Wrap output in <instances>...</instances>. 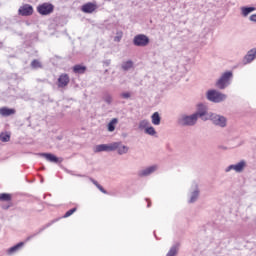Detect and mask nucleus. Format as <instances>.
<instances>
[{
    "label": "nucleus",
    "instance_id": "obj_1",
    "mask_svg": "<svg viewBox=\"0 0 256 256\" xmlns=\"http://www.w3.org/2000/svg\"><path fill=\"white\" fill-rule=\"evenodd\" d=\"M194 115H196V118H200L202 121H209L211 112H209L207 105L200 103L197 105V111L194 113Z\"/></svg>",
    "mask_w": 256,
    "mask_h": 256
},
{
    "label": "nucleus",
    "instance_id": "obj_2",
    "mask_svg": "<svg viewBox=\"0 0 256 256\" xmlns=\"http://www.w3.org/2000/svg\"><path fill=\"white\" fill-rule=\"evenodd\" d=\"M198 117L195 114H191V115H182L179 120L178 123L180 125H182V127H193L195 125H197V121H198Z\"/></svg>",
    "mask_w": 256,
    "mask_h": 256
},
{
    "label": "nucleus",
    "instance_id": "obj_3",
    "mask_svg": "<svg viewBox=\"0 0 256 256\" xmlns=\"http://www.w3.org/2000/svg\"><path fill=\"white\" fill-rule=\"evenodd\" d=\"M206 97L208 101H211L212 103H221L227 99V95L217 91V90H208L206 93Z\"/></svg>",
    "mask_w": 256,
    "mask_h": 256
},
{
    "label": "nucleus",
    "instance_id": "obj_4",
    "mask_svg": "<svg viewBox=\"0 0 256 256\" xmlns=\"http://www.w3.org/2000/svg\"><path fill=\"white\" fill-rule=\"evenodd\" d=\"M232 77L233 72H225L216 82V87H218V89H226L227 87H229V85H231Z\"/></svg>",
    "mask_w": 256,
    "mask_h": 256
},
{
    "label": "nucleus",
    "instance_id": "obj_5",
    "mask_svg": "<svg viewBox=\"0 0 256 256\" xmlns=\"http://www.w3.org/2000/svg\"><path fill=\"white\" fill-rule=\"evenodd\" d=\"M209 121L213 123L216 127H220L221 129H225L227 127V118L225 116L210 113Z\"/></svg>",
    "mask_w": 256,
    "mask_h": 256
},
{
    "label": "nucleus",
    "instance_id": "obj_6",
    "mask_svg": "<svg viewBox=\"0 0 256 256\" xmlns=\"http://www.w3.org/2000/svg\"><path fill=\"white\" fill-rule=\"evenodd\" d=\"M247 168V161L241 160L236 164H231L225 168V173H231V171H235V173H243Z\"/></svg>",
    "mask_w": 256,
    "mask_h": 256
},
{
    "label": "nucleus",
    "instance_id": "obj_7",
    "mask_svg": "<svg viewBox=\"0 0 256 256\" xmlns=\"http://www.w3.org/2000/svg\"><path fill=\"white\" fill-rule=\"evenodd\" d=\"M199 195H201L199 184L194 182L191 186L190 198L188 200V203L189 204L197 203V201L199 200Z\"/></svg>",
    "mask_w": 256,
    "mask_h": 256
},
{
    "label": "nucleus",
    "instance_id": "obj_8",
    "mask_svg": "<svg viewBox=\"0 0 256 256\" xmlns=\"http://www.w3.org/2000/svg\"><path fill=\"white\" fill-rule=\"evenodd\" d=\"M55 9V6L51 3H43L37 6V12L40 15H51Z\"/></svg>",
    "mask_w": 256,
    "mask_h": 256
},
{
    "label": "nucleus",
    "instance_id": "obj_9",
    "mask_svg": "<svg viewBox=\"0 0 256 256\" xmlns=\"http://www.w3.org/2000/svg\"><path fill=\"white\" fill-rule=\"evenodd\" d=\"M133 44L136 47H147L149 45V37L144 34H138L134 37Z\"/></svg>",
    "mask_w": 256,
    "mask_h": 256
},
{
    "label": "nucleus",
    "instance_id": "obj_10",
    "mask_svg": "<svg viewBox=\"0 0 256 256\" xmlns=\"http://www.w3.org/2000/svg\"><path fill=\"white\" fill-rule=\"evenodd\" d=\"M112 151H117L118 155H127L129 147L123 145V142H114L112 143Z\"/></svg>",
    "mask_w": 256,
    "mask_h": 256
},
{
    "label": "nucleus",
    "instance_id": "obj_11",
    "mask_svg": "<svg viewBox=\"0 0 256 256\" xmlns=\"http://www.w3.org/2000/svg\"><path fill=\"white\" fill-rule=\"evenodd\" d=\"M159 169V165L154 164L152 166H148L138 172V177H149V175H153Z\"/></svg>",
    "mask_w": 256,
    "mask_h": 256
},
{
    "label": "nucleus",
    "instance_id": "obj_12",
    "mask_svg": "<svg viewBox=\"0 0 256 256\" xmlns=\"http://www.w3.org/2000/svg\"><path fill=\"white\" fill-rule=\"evenodd\" d=\"M96 9H99L96 2H88L81 6L82 13H87L88 15L95 13Z\"/></svg>",
    "mask_w": 256,
    "mask_h": 256
},
{
    "label": "nucleus",
    "instance_id": "obj_13",
    "mask_svg": "<svg viewBox=\"0 0 256 256\" xmlns=\"http://www.w3.org/2000/svg\"><path fill=\"white\" fill-rule=\"evenodd\" d=\"M93 151L94 153H103V151H105L106 153H110L111 151H113V143L96 145L93 148Z\"/></svg>",
    "mask_w": 256,
    "mask_h": 256
},
{
    "label": "nucleus",
    "instance_id": "obj_14",
    "mask_svg": "<svg viewBox=\"0 0 256 256\" xmlns=\"http://www.w3.org/2000/svg\"><path fill=\"white\" fill-rule=\"evenodd\" d=\"M19 15H22V17H29L30 15H33V6L26 4L19 8L18 10Z\"/></svg>",
    "mask_w": 256,
    "mask_h": 256
},
{
    "label": "nucleus",
    "instance_id": "obj_15",
    "mask_svg": "<svg viewBox=\"0 0 256 256\" xmlns=\"http://www.w3.org/2000/svg\"><path fill=\"white\" fill-rule=\"evenodd\" d=\"M256 58V48L251 49L247 52L243 59L244 65H247V63H251L252 61H255Z\"/></svg>",
    "mask_w": 256,
    "mask_h": 256
},
{
    "label": "nucleus",
    "instance_id": "obj_16",
    "mask_svg": "<svg viewBox=\"0 0 256 256\" xmlns=\"http://www.w3.org/2000/svg\"><path fill=\"white\" fill-rule=\"evenodd\" d=\"M69 75L67 74H61L58 78V87L63 88L67 87L69 85Z\"/></svg>",
    "mask_w": 256,
    "mask_h": 256
},
{
    "label": "nucleus",
    "instance_id": "obj_17",
    "mask_svg": "<svg viewBox=\"0 0 256 256\" xmlns=\"http://www.w3.org/2000/svg\"><path fill=\"white\" fill-rule=\"evenodd\" d=\"M40 157H44L46 161L50 163H59V158L51 153H40L38 154Z\"/></svg>",
    "mask_w": 256,
    "mask_h": 256
},
{
    "label": "nucleus",
    "instance_id": "obj_18",
    "mask_svg": "<svg viewBox=\"0 0 256 256\" xmlns=\"http://www.w3.org/2000/svg\"><path fill=\"white\" fill-rule=\"evenodd\" d=\"M0 115H2V117H9L11 115H15V109L7 107L0 108Z\"/></svg>",
    "mask_w": 256,
    "mask_h": 256
},
{
    "label": "nucleus",
    "instance_id": "obj_19",
    "mask_svg": "<svg viewBox=\"0 0 256 256\" xmlns=\"http://www.w3.org/2000/svg\"><path fill=\"white\" fill-rule=\"evenodd\" d=\"M133 65H134V63L132 60H127V61L122 62L121 69H122V71H130V69H133Z\"/></svg>",
    "mask_w": 256,
    "mask_h": 256
},
{
    "label": "nucleus",
    "instance_id": "obj_20",
    "mask_svg": "<svg viewBox=\"0 0 256 256\" xmlns=\"http://www.w3.org/2000/svg\"><path fill=\"white\" fill-rule=\"evenodd\" d=\"M73 71H74V73H78L79 75H83V73H85L87 71V67L77 64L73 67Z\"/></svg>",
    "mask_w": 256,
    "mask_h": 256
},
{
    "label": "nucleus",
    "instance_id": "obj_21",
    "mask_svg": "<svg viewBox=\"0 0 256 256\" xmlns=\"http://www.w3.org/2000/svg\"><path fill=\"white\" fill-rule=\"evenodd\" d=\"M23 245H25V243L20 242V243L16 244L15 246L9 248V249L7 250L8 255H13V253H17V251H18L21 247H23Z\"/></svg>",
    "mask_w": 256,
    "mask_h": 256
},
{
    "label": "nucleus",
    "instance_id": "obj_22",
    "mask_svg": "<svg viewBox=\"0 0 256 256\" xmlns=\"http://www.w3.org/2000/svg\"><path fill=\"white\" fill-rule=\"evenodd\" d=\"M151 120L154 125H161V116L159 115V112H154L151 116Z\"/></svg>",
    "mask_w": 256,
    "mask_h": 256
},
{
    "label": "nucleus",
    "instance_id": "obj_23",
    "mask_svg": "<svg viewBox=\"0 0 256 256\" xmlns=\"http://www.w3.org/2000/svg\"><path fill=\"white\" fill-rule=\"evenodd\" d=\"M102 99L107 105H113V95L109 94V92L104 93Z\"/></svg>",
    "mask_w": 256,
    "mask_h": 256
},
{
    "label": "nucleus",
    "instance_id": "obj_24",
    "mask_svg": "<svg viewBox=\"0 0 256 256\" xmlns=\"http://www.w3.org/2000/svg\"><path fill=\"white\" fill-rule=\"evenodd\" d=\"M255 11V7H241V14L243 17H247L250 13Z\"/></svg>",
    "mask_w": 256,
    "mask_h": 256
},
{
    "label": "nucleus",
    "instance_id": "obj_25",
    "mask_svg": "<svg viewBox=\"0 0 256 256\" xmlns=\"http://www.w3.org/2000/svg\"><path fill=\"white\" fill-rule=\"evenodd\" d=\"M119 123V120L117 118H113L109 123H108V131L110 133H113L115 131V125Z\"/></svg>",
    "mask_w": 256,
    "mask_h": 256
},
{
    "label": "nucleus",
    "instance_id": "obj_26",
    "mask_svg": "<svg viewBox=\"0 0 256 256\" xmlns=\"http://www.w3.org/2000/svg\"><path fill=\"white\" fill-rule=\"evenodd\" d=\"M149 125H150L149 120L144 119L139 122L138 128L140 129V131H143V129L144 130L147 129Z\"/></svg>",
    "mask_w": 256,
    "mask_h": 256
},
{
    "label": "nucleus",
    "instance_id": "obj_27",
    "mask_svg": "<svg viewBox=\"0 0 256 256\" xmlns=\"http://www.w3.org/2000/svg\"><path fill=\"white\" fill-rule=\"evenodd\" d=\"M179 252V246L174 245L170 248L169 252L167 253L166 256H177V253Z\"/></svg>",
    "mask_w": 256,
    "mask_h": 256
},
{
    "label": "nucleus",
    "instance_id": "obj_28",
    "mask_svg": "<svg viewBox=\"0 0 256 256\" xmlns=\"http://www.w3.org/2000/svg\"><path fill=\"white\" fill-rule=\"evenodd\" d=\"M144 133H146V135H151V137L157 135V131H155V128L153 126H148L144 130Z\"/></svg>",
    "mask_w": 256,
    "mask_h": 256
},
{
    "label": "nucleus",
    "instance_id": "obj_29",
    "mask_svg": "<svg viewBox=\"0 0 256 256\" xmlns=\"http://www.w3.org/2000/svg\"><path fill=\"white\" fill-rule=\"evenodd\" d=\"M11 140V135L6 134V133H1L0 134V141H2V143H8V141Z\"/></svg>",
    "mask_w": 256,
    "mask_h": 256
},
{
    "label": "nucleus",
    "instance_id": "obj_30",
    "mask_svg": "<svg viewBox=\"0 0 256 256\" xmlns=\"http://www.w3.org/2000/svg\"><path fill=\"white\" fill-rule=\"evenodd\" d=\"M31 67L32 69H41L42 65L41 62H39V60H33L31 62Z\"/></svg>",
    "mask_w": 256,
    "mask_h": 256
},
{
    "label": "nucleus",
    "instance_id": "obj_31",
    "mask_svg": "<svg viewBox=\"0 0 256 256\" xmlns=\"http://www.w3.org/2000/svg\"><path fill=\"white\" fill-rule=\"evenodd\" d=\"M0 201H11V194H7V193L0 194Z\"/></svg>",
    "mask_w": 256,
    "mask_h": 256
},
{
    "label": "nucleus",
    "instance_id": "obj_32",
    "mask_svg": "<svg viewBox=\"0 0 256 256\" xmlns=\"http://www.w3.org/2000/svg\"><path fill=\"white\" fill-rule=\"evenodd\" d=\"M75 211H77V208H72V209L68 210V211L65 213L64 217H65V218L71 217V215H73V213H75Z\"/></svg>",
    "mask_w": 256,
    "mask_h": 256
},
{
    "label": "nucleus",
    "instance_id": "obj_33",
    "mask_svg": "<svg viewBox=\"0 0 256 256\" xmlns=\"http://www.w3.org/2000/svg\"><path fill=\"white\" fill-rule=\"evenodd\" d=\"M120 97H122V99H131V93L123 92L120 94Z\"/></svg>",
    "mask_w": 256,
    "mask_h": 256
},
{
    "label": "nucleus",
    "instance_id": "obj_34",
    "mask_svg": "<svg viewBox=\"0 0 256 256\" xmlns=\"http://www.w3.org/2000/svg\"><path fill=\"white\" fill-rule=\"evenodd\" d=\"M121 39H123V35H121V34H118L116 37H114V41L116 43H119L121 41Z\"/></svg>",
    "mask_w": 256,
    "mask_h": 256
},
{
    "label": "nucleus",
    "instance_id": "obj_35",
    "mask_svg": "<svg viewBox=\"0 0 256 256\" xmlns=\"http://www.w3.org/2000/svg\"><path fill=\"white\" fill-rule=\"evenodd\" d=\"M97 189H99V191H101V193L107 194V190L103 188V186H101V184L97 185Z\"/></svg>",
    "mask_w": 256,
    "mask_h": 256
},
{
    "label": "nucleus",
    "instance_id": "obj_36",
    "mask_svg": "<svg viewBox=\"0 0 256 256\" xmlns=\"http://www.w3.org/2000/svg\"><path fill=\"white\" fill-rule=\"evenodd\" d=\"M250 21H252L253 23H256V14H253L250 16Z\"/></svg>",
    "mask_w": 256,
    "mask_h": 256
},
{
    "label": "nucleus",
    "instance_id": "obj_37",
    "mask_svg": "<svg viewBox=\"0 0 256 256\" xmlns=\"http://www.w3.org/2000/svg\"><path fill=\"white\" fill-rule=\"evenodd\" d=\"M92 183H94V185H96V187H97V185H100V184H98L97 181H95V180H92Z\"/></svg>",
    "mask_w": 256,
    "mask_h": 256
},
{
    "label": "nucleus",
    "instance_id": "obj_38",
    "mask_svg": "<svg viewBox=\"0 0 256 256\" xmlns=\"http://www.w3.org/2000/svg\"><path fill=\"white\" fill-rule=\"evenodd\" d=\"M110 63H111V61H110V60L106 61V64H107V65H109Z\"/></svg>",
    "mask_w": 256,
    "mask_h": 256
}]
</instances>
